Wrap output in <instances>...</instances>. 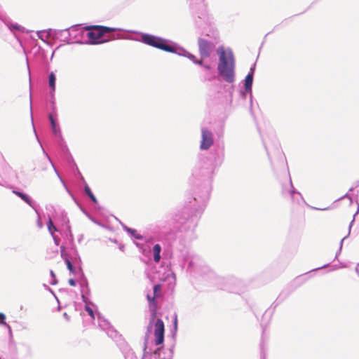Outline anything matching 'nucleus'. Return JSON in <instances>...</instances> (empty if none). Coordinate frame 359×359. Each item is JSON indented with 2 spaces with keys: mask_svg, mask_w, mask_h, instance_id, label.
<instances>
[{
  "mask_svg": "<svg viewBox=\"0 0 359 359\" xmlns=\"http://www.w3.org/2000/svg\"><path fill=\"white\" fill-rule=\"evenodd\" d=\"M43 152H44V154H46V156H48V155H47V154H46V152H45V150H43Z\"/></svg>",
  "mask_w": 359,
  "mask_h": 359,
  "instance_id": "49",
  "label": "nucleus"
},
{
  "mask_svg": "<svg viewBox=\"0 0 359 359\" xmlns=\"http://www.w3.org/2000/svg\"><path fill=\"white\" fill-rule=\"evenodd\" d=\"M0 185H1V184L0 183Z\"/></svg>",
  "mask_w": 359,
  "mask_h": 359,
  "instance_id": "51",
  "label": "nucleus"
},
{
  "mask_svg": "<svg viewBox=\"0 0 359 359\" xmlns=\"http://www.w3.org/2000/svg\"><path fill=\"white\" fill-rule=\"evenodd\" d=\"M161 287L157 284L154 286V295L151 297L149 294H147V300L149 302V309L154 316L156 311L157 305L155 302V298L161 295Z\"/></svg>",
  "mask_w": 359,
  "mask_h": 359,
  "instance_id": "14",
  "label": "nucleus"
},
{
  "mask_svg": "<svg viewBox=\"0 0 359 359\" xmlns=\"http://www.w3.org/2000/svg\"><path fill=\"white\" fill-rule=\"evenodd\" d=\"M34 210L36 211V214H37V215H38V218H37V226H38V227H39V229H41V228L43 227V223H42V222H41V217H40L39 213V212L37 211V210H36V208H35V209H34Z\"/></svg>",
  "mask_w": 359,
  "mask_h": 359,
  "instance_id": "32",
  "label": "nucleus"
},
{
  "mask_svg": "<svg viewBox=\"0 0 359 359\" xmlns=\"http://www.w3.org/2000/svg\"><path fill=\"white\" fill-rule=\"evenodd\" d=\"M346 237H344L341 240V242H340V248H339V250H341V248H342V244H343V242L345 240Z\"/></svg>",
  "mask_w": 359,
  "mask_h": 359,
  "instance_id": "39",
  "label": "nucleus"
},
{
  "mask_svg": "<svg viewBox=\"0 0 359 359\" xmlns=\"http://www.w3.org/2000/svg\"><path fill=\"white\" fill-rule=\"evenodd\" d=\"M212 171V165L206 158H201L196 164L194 172L196 174H209Z\"/></svg>",
  "mask_w": 359,
  "mask_h": 359,
  "instance_id": "11",
  "label": "nucleus"
},
{
  "mask_svg": "<svg viewBox=\"0 0 359 359\" xmlns=\"http://www.w3.org/2000/svg\"><path fill=\"white\" fill-rule=\"evenodd\" d=\"M50 32H52L51 29H50L49 32L46 30H41L38 31L36 32L37 36L41 39L43 41H46V40L48 39L50 36Z\"/></svg>",
  "mask_w": 359,
  "mask_h": 359,
  "instance_id": "26",
  "label": "nucleus"
},
{
  "mask_svg": "<svg viewBox=\"0 0 359 359\" xmlns=\"http://www.w3.org/2000/svg\"><path fill=\"white\" fill-rule=\"evenodd\" d=\"M189 1L191 2V6H193L194 2L196 1V4H198V5L203 6V0H189Z\"/></svg>",
  "mask_w": 359,
  "mask_h": 359,
  "instance_id": "35",
  "label": "nucleus"
},
{
  "mask_svg": "<svg viewBox=\"0 0 359 359\" xmlns=\"http://www.w3.org/2000/svg\"><path fill=\"white\" fill-rule=\"evenodd\" d=\"M60 255L71 273L76 274L81 271V259L74 241L70 243L66 240L65 243H62L60 246Z\"/></svg>",
  "mask_w": 359,
  "mask_h": 359,
  "instance_id": "3",
  "label": "nucleus"
},
{
  "mask_svg": "<svg viewBox=\"0 0 359 359\" xmlns=\"http://www.w3.org/2000/svg\"><path fill=\"white\" fill-rule=\"evenodd\" d=\"M97 320H98V326L103 330L107 334L112 338L116 339L118 336L117 332L111 326L110 323L104 319L103 317H102L100 313L97 314Z\"/></svg>",
  "mask_w": 359,
  "mask_h": 359,
  "instance_id": "10",
  "label": "nucleus"
},
{
  "mask_svg": "<svg viewBox=\"0 0 359 359\" xmlns=\"http://www.w3.org/2000/svg\"><path fill=\"white\" fill-rule=\"evenodd\" d=\"M48 230L51 236L55 235V232H60V233L65 238V234L63 233L62 229H59L60 227H57L50 217H48V220L47 222Z\"/></svg>",
  "mask_w": 359,
  "mask_h": 359,
  "instance_id": "20",
  "label": "nucleus"
},
{
  "mask_svg": "<svg viewBox=\"0 0 359 359\" xmlns=\"http://www.w3.org/2000/svg\"><path fill=\"white\" fill-rule=\"evenodd\" d=\"M199 54L202 59L209 57L215 49V44L203 38L198 39Z\"/></svg>",
  "mask_w": 359,
  "mask_h": 359,
  "instance_id": "8",
  "label": "nucleus"
},
{
  "mask_svg": "<svg viewBox=\"0 0 359 359\" xmlns=\"http://www.w3.org/2000/svg\"><path fill=\"white\" fill-rule=\"evenodd\" d=\"M150 325H151V323H150ZM149 326H151V325H149ZM149 329H150V327H148V330H149Z\"/></svg>",
  "mask_w": 359,
  "mask_h": 359,
  "instance_id": "50",
  "label": "nucleus"
},
{
  "mask_svg": "<svg viewBox=\"0 0 359 359\" xmlns=\"http://www.w3.org/2000/svg\"><path fill=\"white\" fill-rule=\"evenodd\" d=\"M0 325L5 326L9 332H11V326L6 322V316L3 313H0Z\"/></svg>",
  "mask_w": 359,
  "mask_h": 359,
  "instance_id": "30",
  "label": "nucleus"
},
{
  "mask_svg": "<svg viewBox=\"0 0 359 359\" xmlns=\"http://www.w3.org/2000/svg\"><path fill=\"white\" fill-rule=\"evenodd\" d=\"M115 30L116 29L104 26L87 27L86 44H98L106 42L109 39H105V34Z\"/></svg>",
  "mask_w": 359,
  "mask_h": 359,
  "instance_id": "4",
  "label": "nucleus"
},
{
  "mask_svg": "<svg viewBox=\"0 0 359 359\" xmlns=\"http://www.w3.org/2000/svg\"><path fill=\"white\" fill-rule=\"evenodd\" d=\"M48 118H49V121L50 123L53 133L55 136H57L60 138H62V133H61V130H60V126L57 123L56 119L55 118L53 113H50L48 115Z\"/></svg>",
  "mask_w": 359,
  "mask_h": 359,
  "instance_id": "17",
  "label": "nucleus"
},
{
  "mask_svg": "<svg viewBox=\"0 0 359 359\" xmlns=\"http://www.w3.org/2000/svg\"><path fill=\"white\" fill-rule=\"evenodd\" d=\"M43 152H44V154H46V156H48V155H47V154H46V152H45V150H43Z\"/></svg>",
  "mask_w": 359,
  "mask_h": 359,
  "instance_id": "48",
  "label": "nucleus"
},
{
  "mask_svg": "<svg viewBox=\"0 0 359 359\" xmlns=\"http://www.w3.org/2000/svg\"><path fill=\"white\" fill-rule=\"evenodd\" d=\"M147 341L145 342L144 353L142 359H171L172 351L170 350H161L157 348L153 353L147 351Z\"/></svg>",
  "mask_w": 359,
  "mask_h": 359,
  "instance_id": "7",
  "label": "nucleus"
},
{
  "mask_svg": "<svg viewBox=\"0 0 359 359\" xmlns=\"http://www.w3.org/2000/svg\"><path fill=\"white\" fill-rule=\"evenodd\" d=\"M123 353L126 359H137L134 351L130 348L124 350Z\"/></svg>",
  "mask_w": 359,
  "mask_h": 359,
  "instance_id": "28",
  "label": "nucleus"
},
{
  "mask_svg": "<svg viewBox=\"0 0 359 359\" xmlns=\"http://www.w3.org/2000/svg\"><path fill=\"white\" fill-rule=\"evenodd\" d=\"M83 301L86 302L85 310L88 312V315L91 317L92 319H95V313H94V307L95 306L93 304H88L86 302L84 295H82Z\"/></svg>",
  "mask_w": 359,
  "mask_h": 359,
  "instance_id": "24",
  "label": "nucleus"
},
{
  "mask_svg": "<svg viewBox=\"0 0 359 359\" xmlns=\"http://www.w3.org/2000/svg\"><path fill=\"white\" fill-rule=\"evenodd\" d=\"M69 283L72 286H75L76 285V280L74 279L71 278V279L69 280Z\"/></svg>",
  "mask_w": 359,
  "mask_h": 359,
  "instance_id": "37",
  "label": "nucleus"
},
{
  "mask_svg": "<svg viewBox=\"0 0 359 359\" xmlns=\"http://www.w3.org/2000/svg\"><path fill=\"white\" fill-rule=\"evenodd\" d=\"M123 229L125 231H126L132 237L138 239V240H142L143 236H141L140 233L137 232L135 229L127 227L126 226H123Z\"/></svg>",
  "mask_w": 359,
  "mask_h": 359,
  "instance_id": "25",
  "label": "nucleus"
},
{
  "mask_svg": "<svg viewBox=\"0 0 359 359\" xmlns=\"http://www.w3.org/2000/svg\"><path fill=\"white\" fill-rule=\"evenodd\" d=\"M29 74L30 75V72L29 71ZM29 80H31V76H29Z\"/></svg>",
  "mask_w": 359,
  "mask_h": 359,
  "instance_id": "47",
  "label": "nucleus"
},
{
  "mask_svg": "<svg viewBox=\"0 0 359 359\" xmlns=\"http://www.w3.org/2000/svg\"><path fill=\"white\" fill-rule=\"evenodd\" d=\"M51 236L53 239V241H54L55 245L58 246L60 245V238H59V236H57L56 234Z\"/></svg>",
  "mask_w": 359,
  "mask_h": 359,
  "instance_id": "34",
  "label": "nucleus"
},
{
  "mask_svg": "<svg viewBox=\"0 0 359 359\" xmlns=\"http://www.w3.org/2000/svg\"><path fill=\"white\" fill-rule=\"evenodd\" d=\"M30 112L31 116L32 117V98L30 97Z\"/></svg>",
  "mask_w": 359,
  "mask_h": 359,
  "instance_id": "42",
  "label": "nucleus"
},
{
  "mask_svg": "<svg viewBox=\"0 0 359 359\" xmlns=\"http://www.w3.org/2000/svg\"><path fill=\"white\" fill-rule=\"evenodd\" d=\"M289 181H290V189L288 190H286L285 189H284L283 193L288 194L290 196V198H291V200L292 201V202L296 203L297 204L304 203L305 201H304L302 194L299 191H296L295 189L294 188V187L292 185V180L290 177L289 179Z\"/></svg>",
  "mask_w": 359,
  "mask_h": 359,
  "instance_id": "13",
  "label": "nucleus"
},
{
  "mask_svg": "<svg viewBox=\"0 0 359 359\" xmlns=\"http://www.w3.org/2000/svg\"><path fill=\"white\" fill-rule=\"evenodd\" d=\"M13 193L15 195H17L18 196H19L20 198V196H22V194H23V193L18 191H13Z\"/></svg>",
  "mask_w": 359,
  "mask_h": 359,
  "instance_id": "38",
  "label": "nucleus"
},
{
  "mask_svg": "<svg viewBox=\"0 0 359 359\" xmlns=\"http://www.w3.org/2000/svg\"><path fill=\"white\" fill-rule=\"evenodd\" d=\"M50 276L52 277V279H53L52 281H50V283L51 285H55L57 283V280H56V278H55V275L54 272L52 270H50Z\"/></svg>",
  "mask_w": 359,
  "mask_h": 359,
  "instance_id": "33",
  "label": "nucleus"
},
{
  "mask_svg": "<svg viewBox=\"0 0 359 359\" xmlns=\"http://www.w3.org/2000/svg\"><path fill=\"white\" fill-rule=\"evenodd\" d=\"M163 281H165L168 284L169 289H173L175 283H176V276L174 272L171 270H168L166 272V276L163 278Z\"/></svg>",
  "mask_w": 359,
  "mask_h": 359,
  "instance_id": "19",
  "label": "nucleus"
},
{
  "mask_svg": "<svg viewBox=\"0 0 359 359\" xmlns=\"http://www.w3.org/2000/svg\"><path fill=\"white\" fill-rule=\"evenodd\" d=\"M155 344L159 345L164 341V323L162 320L157 319L154 323Z\"/></svg>",
  "mask_w": 359,
  "mask_h": 359,
  "instance_id": "12",
  "label": "nucleus"
},
{
  "mask_svg": "<svg viewBox=\"0 0 359 359\" xmlns=\"http://www.w3.org/2000/svg\"><path fill=\"white\" fill-rule=\"evenodd\" d=\"M63 316L64 318L68 321L69 320V317L68 316V315L66 313H63Z\"/></svg>",
  "mask_w": 359,
  "mask_h": 359,
  "instance_id": "40",
  "label": "nucleus"
},
{
  "mask_svg": "<svg viewBox=\"0 0 359 359\" xmlns=\"http://www.w3.org/2000/svg\"><path fill=\"white\" fill-rule=\"evenodd\" d=\"M214 139L212 133L205 128H201V141L200 144V148L202 150L208 149L213 144Z\"/></svg>",
  "mask_w": 359,
  "mask_h": 359,
  "instance_id": "9",
  "label": "nucleus"
},
{
  "mask_svg": "<svg viewBox=\"0 0 359 359\" xmlns=\"http://www.w3.org/2000/svg\"><path fill=\"white\" fill-rule=\"evenodd\" d=\"M136 40L161 50L186 57L192 61L194 64L202 66L205 72L214 71L210 65H204L201 60H197L194 55L189 53L175 43L170 41L167 39L149 34H141L140 38L136 39Z\"/></svg>",
  "mask_w": 359,
  "mask_h": 359,
  "instance_id": "1",
  "label": "nucleus"
},
{
  "mask_svg": "<svg viewBox=\"0 0 359 359\" xmlns=\"http://www.w3.org/2000/svg\"><path fill=\"white\" fill-rule=\"evenodd\" d=\"M55 81L56 77L53 72H50L48 76V86L50 88V95L51 96L52 100L51 103L53 105V110H55V102H54V93L55 91Z\"/></svg>",
  "mask_w": 359,
  "mask_h": 359,
  "instance_id": "16",
  "label": "nucleus"
},
{
  "mask_svg": "<svg viewBox=\"0 0 359 359\" xmlns=\"http://www.w3.org/2000/svg\"><path fill=\"white\" fill-rule=\"evenodd\" d=\"M344 267H346V266H345V265H344V264H340V266H335V267H334V269H339V268H344Z\"/></svg>",
  "mask_w": 359,
  "mask_h": 359,
  "instance_id": "41",
  "label": "nucleus"
},
{
  "mask_svg": "<svg viewBox=\"0 0 359 359\" xmlns=\"http://www.w3.org/2000/svg\"><path fill=\"white\" fill-rule=\"evenodd\" d=\"M86 29L87 27H81L79 25H74L69 27L70 43H86Z\"/></svg>",
  "mask_w": 359,
  "mask_h": 359,
  "instance_id": "6",
  "label": "nucleus"
},
{
  "mask_svg": "<svg viewBox=\"0 0 359 359\" xmlns=\"http://www.w3.org/2000/svg\"><path fill=\"white\" fill-rule=\"evenodd\" d=\"M69 32V28L61 30H55L54 35L57 39L70 43V35Z\"/></svg>",
  "mask_w": 359,
  "mask_h": 359,
  "instance_id": "18",
  "label": "nucleus"
},
{
  "mask_svg": "<svg viewBox=\"0 0 359 359\" xmlns=\"http://www.w3.org/2000/svg\"><path fill=\"white\" fill-rule=\"evenodd\" d=\"M254 69H255V66L253 67L250 68V72H252L254 74Z\"/></svg>",
  "mask_w": 359,
  "mask_h": 359,
  "instance_id": "44",
  "label": "nucleus"
},
{
  "mask_svg": "<svg viewBox=\"0 0 359 359\" xmlns=\"http://www.w3.org/2000/svg\"><path fill=\"white\" fill-rule=\"evenodd\" d=\"M327 265L323 266L322 268H325ZM321 267L316 269V270L320 269Z\"/></svg>",
  "mask_w": 359,
  "mask_h": 359,
  "instance_id": "45",
  "label": "nucleus"
},
{
  "mask_svg": "<svg viewBox=\"0 0 359 359\" xmlns=\"http://www.w3.org/2000/svg\"><path fill=\"white\" fill-rule=\"evenodd\" d=\"M215 78V71L205 72V79L207 81H212Z\"/></svg>",
  "mask_w": 359,
  "mask_h": 359,
  "instance_id": "31",
  "label": "nucleus"
},
{
  "mask_svg": "<svg viewBox=\"0 0 359 359\" xmlns=\"http://www.w3.org/2000/svg\"><path fill=\"white\" fill-rule=\"evenodd\" d=\"M5 24L6 25V26L8 27V29L11 32H15V31L19 32H25V29L22 26L18 24L17 22H14L11 20H6L5 22Z\"/></svg>",
  "mask_w": 359,
  "mask_h": 359,
  "instance_id": "21",
  "label": "nucleus"
},
{
  "mask_svg": "<svg viewBox=\"0 0 359 359\" xmlns=\"http://www.w3.org/2000/svg\"><path fill=\"white\" fill-rule=\"evenodd\" d=\"M184 264H187L188 270H194L195 266L198 265L201 263V259L199 257L187 252L184 255Z\"/></svg>",
  "mask_w": 359,
  "mask_h": 359,
  "instance_id": "15",
  "label": "nucleus"
},
{
  "mask_svg": "<svg viewBox=\"0 0 359 359\" xmlns=\"http://www.w3.org/2000/svg\"><path fill=\"white\" fill-rule=\"evenodd\" d=\"M253 81V73L249 72L245 79V88L248 93H251Z\"/></svg>",
  "mask_w": 359,
  "mask_h": 359,
  "instance_id": "22",
  "label": "nucleus"
},
{
  "mask_svg": "<svg viewBox=\"0 0 359 359\" xmlns=\"http://www.w3.org/2000/svg\"><path fill=\"white\" fill-rule=\"evenodd\" d=\"M219 55L218 73L219 76L226 82L233 83L235 74V62L233 55L231 50H226L223 46L217 48Z\"/></svg>",
  "mask_w": 359,
  "mask_h": 359,
  "instance_id": "2",
  "label": "nucleus"
},
{
  "mask_svg": "<svg viewBox=\"0 0 359 359\" xmlns=\"http://www.w3.org/2000/svg\"><path fill=\"white\" fill-rule=\"evenodd\" d=\"M57 225L62 229L63 233L65 234V240L69 241L70 243L74 241V236L71 231V228L69 224V219L67 214L64 211L56 212L55 215L53 217Z\"/></svg>",
  "mask_w": 359,
  "mask_h": 359,
  "instance_id": "5",
  "label": "nucleus"
},
{
  "mask_svg": "<svg viewBox=\"0 0 359 359\" xmlns=\"http://www.w3.org/2000/svg\"><path fill=\"white\" fill-rule=\"evenodd\" d=\"M47 158H48V161H49L50 163H52V162H51V161H50V158L48 157V156H47ZM51 164H52V165H53V168H54V170H55V171L56 174L57 175L58 177H59V178H60V180H61V182H63V181H62V178H61V177H60V176L59 175V174H58V172H57V170L55 169V168L54 167L53 164V163H51Z\"/></svg>",
  "mask_w": 359,
  "mask_h": 359,
  "instance_id": "36",
  "label": "nucleus"
},
{
  "mask_svg": "<svg viewBox=\"0 0 359 359\" xmlns=\"http://www.w3.org/2000/svg\"><path fill=\"white\" fill-rule=\"evenodd\" d=\"M84 190H85V192L86 194L90 197V198L95 203H96L97 202L95 196L93 195V194L92 193L90 187H88V185L87 184H85V186H84Z\"/></svg>",
  "mask_w": 359,
  "mask_h": 359,
  "instance_id": "29",
  "label": "nucleus"
},
{
  "mask_svg": "<svg viewBox=\"0 0 359 359\" xmlns=\"http://www.w3.org/2000/svg\"><path fill=\"white\" fill-rule=\"evenodd\" d=\"M152 251L154 255V260L155 261V262H158L161 259V245L159 244L154 245Z\"/></svg>",
  "mask_w": 359,
  "mask_h": 359,
  "instance_id": "23",
  "label": "nucleus"
},
{
  "mask_svg": "<svg viewBox=\"0 0 359 359\" xmlns=\"http://www.w3.org/2000/svg\"><path fill=\"white\" fill-rule=\"evenodd\" d=\"M353 222H354V219L351 221V224H349V228H348L349 229V231H351V226H352Z\"/></svg>",
  "mask_w": 359,
  "mask_h": 359,
  "instance_id": "43",
  "label": "nucleus"
},
{
  "mask_svg": "<svg viewBox=\"0 0 359 359\" xmlns=\"http://www.w3.org/2000/svg\"><path fill=\"white\" fill-rule=\"evenodd\" d=\"M20 198L23 200L26 203H27L30 207H32L33 209H35V203L30 198L29 196H27L25 194H23L22 196H20Z\"/></svg>",
  "mask_w": 359,
  "mask_h": 359,
  "instance_id": "27",
  "label": "nucleus"
},
{
  "mask_svg": "<svg viewBox=\"0 0 359 359\" xmlns=\"http://www.w3.org/2000/svg\"><path fill=\"white\" fill-rule=\"evenodd\" d=\"M355 271H356V273H359V270L357 267L355 268Z\"/></svg>",
  "mask_w": 359,
  "mask_h": 359,
  "instance_id": "46",
  "label": "nucleus"
}]
</instances>
